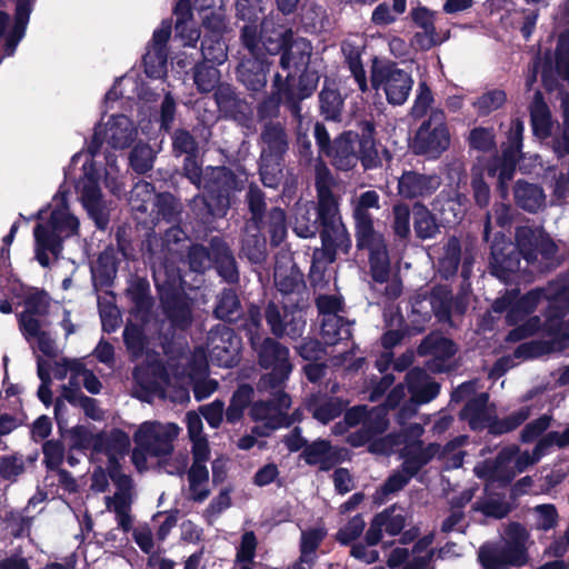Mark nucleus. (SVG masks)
Here are the masks:
<instances>
[{
	"label": "nucleus",
	"instance_id": "f257e3e1",
	"mask_svg": "<svg viewBox=\"0 0 569 569\" xmlns=\"http://www.w3.org/2000/svg\"><path fill=\"white\" fill-rule=\"evenodd\" d=\"M138 137L136 123L126 114H111L103 117L94 128L93 144L88 153H77L73 163L82 162V176L78 179L76 190L82 207L99 229H106L109 223L111 203L104 200L100 181L113 194H120L123 181L114 157L106 158V166L96 159L99 143H107L112 149H126Z\"/></svg>",
	"mask_w": 569,
	"mask_h": 569
},
{
	"label": "nucleus",
	"instance_id": "f03ea898",
	"mask_svg": "<svg viewBox=\"0 0 569 569\" xmlns=\"http://www.w3.org/2000/svg\"><path fill=\"white\" fill-rule=\"evenodd\" d=\"M208 359L203 348L193 351L179 349L169 355L167 365L151 363L134 371L136 380L146 389L160 391L173 401L189 400V388L193 387L197 400L210 397L218 382L207 378Z\"/></svg>",
	"mask_w": 569,
	"mask_h": 569
},
{
	"label": "nucleus",
	"instance_id": "7ed1b4c3",
	"mask_svg": "<svg viewBox=\"0 0 569 569\" xmlns=\"http://www.w3.org/2000/svg\"><path fill=\"white\" fill-rule=\"evenodd\" d=\"M38 218L40 222L33 230L36 258L41 266L47 267L49 254L57 258L62 242L78 234L80 221L70 211L68 194L63 190L52 198L46 210L39 211Z\"/></svg>",
	"mask_w": 569,
	"mask_h": 569
},
{
	"label": "nucleus",
	"instance_id": "20e7f679",
	"mask_svg": "<svg viewBox=\"0 0 569 569\" xmlns=\"http://www.w3.org/2000/svg\"><path fill=\"white\" fill-rule=\"evenodd\" d=\"M371 208H379V196L376 191H366L357 199L353 210L357 246L369 250L372 277L385 282L389 276V257L382 236L373 228Z\"/></svg>",
	"mask_w": 569,
	"mask_h": 569
},
{
	"label": "nucleus",
	"instance_id": "39448f33",
	"mask_svg": "<svg viewBox=\"0 0 569 569\" xmlns=\"http://www.w3.org/2000/svg\"><path fill=\"white\" fill-rule=\"evenodd\" d=\"M261 318L258 309L252 308L249 311V318L246 323V330L249 336L252 348L257 351L259 363L271 369L260 380V388L276 389L288 379L292 366L289 361V350L271 338H261Z\"/></svg>",
	"mask_w": 569,
	"mask_h": 569
},
{
	"label": "nucleus",
	"instance_id": "423d86ee",
	"mask_svg": "<svg viewBox=\"0 0 569 569\" xmlns=\"http://www.w3.org/2000/svg\"><path fill=\"white\" fill-rule=\"evenodd\" d=\"M129 447V436L121 430H113L110 435H104V445L100 451L109 457L110 478L117 487L112 497H106L107 509L116 512L119 526L124 530H128L131 525L129 510L132 501V486L130 478L118 469L116 458L127 452Z\"/></svg>",
	"mask_w": 569,
	"mask_h": 569
},
{
	"label": "nucleus",
	"instance_id": "0eeeda50",
	"mask_svg": "<svg viewBox=\"0 0 569 569\" xmlns=\"http://www.w3.org/2000/svg\"><path fill=\"white\" fill-rule=\"evenodd\" d=\"M528 545V530L519 523H511L506 532V545L501 548L482 547L479 551V560L485 569L521 566L527 562Z\"/></svg>",
	"mask_w": 569,
	"mask_h": 569
},
{
	"label": "nucleus",
	"instance_id": "6e6552de",
	"mask_svg": "<svg viewBox=\"0 0 569 569\" xmlns=\"http://www.w3.org/2000/svg\"><path fill=\"white\" fill-rule=\"evenodd\" d=\"M318 216L322 222L321 240L323 250L328 253L330 261L333 260L336 251L347 252L350 247L349 234L338 214L337 201L331 191L318 193Z\"/></svg>",
	"mask_w": 569,
	"mask_h": 569
},
{
	"label": "nucleus",
	"instance_id": "1a4fd4ad",
	"mask_svg": "<svg viewBox=\"0 0 569 569\" xmlns=\"http://www.w3.org/2000/svg\"><path fill=\"white\" fill-rule=\"evenodd\" d=\"M546 449L543 443L539 440L533 451H520L517 447H508L499 453L496 462L492 466L479 465L475 468L476 473L479 477L498 478V479H511L517 473L522 472L529 466L538 462L545 455Z\"/></svg>",
	"mask_w": 569,
	"mask_h": 569
},
{
	"label": "nucleus",
	"instance_id": "9d476101",
	"mask_svg": "<svg viewBox=\"0 0 569 569\" xmlns=\"http://www.w3.org/2000/svg\"><path fill=\"white\" fill-rule=\"evenodd\" d=\"M153 277L172 326L178 329L187 328L191 323L192 317L189 301L178 292L181 287L180 276H167L166 269L158 267L153 271Z\"/></svg>",
	"mask_w": 569,
	"mask_h": 569
},
{
	"label": "nucleus",
	"instance_id": "9b49d317",
	"mask_svg": "<svg viewBox=\"0 0 569 569\" xmlns=\"http://www.w3.org/2000/svg\"><path fill=\"white\" fill-rule=\"evenodd\" d=\"M371 84L377 92L382 91L390 104H403L412 89L411 76L395 64L375 63L371 69Z\"/></svg>",
	"mask_w": 569,
	"mask_h": 569
},
{
	"label": "nucleus",
	"instance_id": "f8f14e48",
	"mask_svg": "<svg viewBox=\"0 0 569 569\" xmlns=\"http://www.w3.org/2000/svg\"><path fill=\"white\" fill-rule=\"evenodd\" d=\"M176 423L146 421L133 435L136 446L146 450L150 456L163 457L172 451V441L179 435Z\"/></svg>",
	"mask_w": 569,
	"mask_h": 569
},
{
	"label": "nucleus",
	"instance_id": "ddd939ff",
	"mask_svg": "<svg viewBox=\"0 0 569 569\" xmlns=\"http://www.w3.org/2000/svg\"><path fill=\"white\" fill-rule=\"evenodd\" d=\"M438 453H440V448L437 445L423 448L420 441H410L401 452L403 458L402 470L389 477L383 490L388 493L400 490L423 465Z\"/></svg>",
	"mask_w": 569,
	"mask_h": 569
},
{
	"label": "nucleus",
	"instance_id": "4468645a",
	"mask_svg": "<svg viewBox=\"0 0 569 569\" xmlns=\"http://www.w3.org/2000/svg\"><path fill=\"white\" fill-rule=\"evenodd\" d=\"M522 132V121L519 119L513 120L510 126L508 144L503 149L502 158L495 159L487 169L489 176H498V188L503 198L507 197L508 193L507 183L512 179L515 173L516 162L521 147Z\"/></svg>",
	"mask_w": 569,
	"mask_h": 569
},
{
	"label": "nucleus",
	"instance_id": "2eb2a0df",
	"mask_svg": "<svg viewBox=\"0 0 569 569\" xmlns=\"http://www.w3.org/2000/svg\"><path fill=\"white\" fill-rule=\"evenodd\" d=\"M310 54L311 46L307 40L302 38L293 39L292 37L288 44L283 48L280 64L286 74H276L274 77V83L278 87L279 102H286L289 100L284 89L287 88L289 80L298 71L307 66Z\"/></svg>",
	"mask_w": 569,
	"mask_h": 569
},
{
	"label": "nucleus",
	"instance_id": "dca6fc26",
	"mask_svg": "<svg viewBox=\"0 0 569 569\" xmlns=\"http://www.w3.org/2000/svg\"><path fill=\"white\" fill-rule=\"evenodd\" d=\"M449 143L450 137L443 116L436 112L417 131L412 149L418 154L436 158L449 147Z\"/></svg>",
	"mask_w": 569,
	"mask_h": 569
},
{
	"label": "nucleus",
	"instance_id": "f3484780",
	"mask_svg": "<svg viewBox=\"0 0 569 569\" xmlns=\"http://www.w3.org/2000/svg\"><path fill=\"white\" fill-rule=\"evenodd\" d=\"M274 390L273 396L276 403L257 401L250 409V417L254 421L262 423L252 429V433H256L258 437H266L274 429L287 423L286 410L290 407V397L278 388Z\"/></svg>",
	"mask_w": 569,
	"mask_h": 569
},
{
	"label": "nucleus",
	"instance_id": "a211bd4d",
	"mask_svg": "<svg viewBox=\"0 0 569 569\" xmlns=\"http://www.w3.org/2000/svg\"><path fill=\"white\" fill-rule=\"evenodd\" d=\"M345 421L349 427L362 423L360 431L348 437V441L353 447H359L370 441L376 435L383 432L388 426L385 407L372 409L369 412H367L365 407H355L347 411Z\"/></svg>",
	"mask_w": 569,
	"mask_h": 569
},
{
	"label": "nucleus",
	"instance_id": "6ab92c4d",
	"mask_svg": "<svg viewBox=\"0 0 569 569\" xmlns=\"http://www.w3.org/2000/svg\"><path fill=\"white\" fill-rule=\"evenodd\" d=\"M242 187V180L226 168H213L203 181V188L208 196L206 203L213 213H223L224 208L229 204V194L232 190Z\"/></svg>",
	"mask_w": 569,
	"mask_h": 569
},
{
	"label": "nucleus",
	"instance_id": "aec40b11",
	"mask_svg": "<svg viewBox=\"0 0 569 569\" xmlns=\"http://www.w3.org/2000/svg\"><path fill=\"white\" fill-rule=\"evenodd\" d=\"M207 348L211 361L221 367H232L239 360L241 341L232 329L218 325L208 333Z\"/></svg>",
	"mask_w": 569,
	"mask_h": 569
},
{
	"label": "nucleus",
	"instance_id": "412c9836",
	"mask_svg": "<svg viewBox=\"0 0 569 569\" xmlns=\"http://www.w3.org/2000/svg\"><path fill=\"white\" fill-rule=\"evenodd\" d=\"M517 246L520 253L528 263L539 262L538 269L542 270L549 266V260L556 253V244L546 234L540 231H533L528 227H522L516 233Z\"/></svg>",
	"mask_w": 569,
	"mask_h": 569
},
{
	"label": "nucleus",
	"instance_id": "4be33fe9",
	"mask_svg": "<svg viewBox=\"0 0 569 569\" xmlns=\"http://www.w3.org/2000/svg\"><path fill=\"white\" fill-rule=\"evenodd\" d=\"M266 320L274 336H287L292 339L300 337L306 326L305 315L301 309L279 308L274 303L268 305Z\"/></svg>",
	"mask_w": 569,
	"mask_h": 569
},
{
	"label": "nucleus",
	"instance_id": "5701e85b",
	"mask_svg": "<svg viewBox=\"0 0 569 569\" xmlns=\"http://www.w3.org/2000/svg\"><path fill=\"white\" fill-rule=\"evenodd\" d=\"M171 34V23L162 21L154 30L150 46L143 58L144 71L150 78L160 79L167 74V42Z\"/></svg>",
	"mask_w": 569,
	"mask_h": 569
},
{
	"label": "nucleus",
	"instance_id": "b1692460",
	"mask_svg": "<svg viewBox=\"0 0 569 569\" xmlns=\"http://www.w3.org/2000/svg\"><path fill=\"white\" fill-rule=\"evenodd\" d=\"M49 298L43 292H32L24 301V310L19 316L20 330L27 340L47 330L44 316L48 311Z\"/></svg>",
	"mask_w": 569,
	"mask_h": 569
},
{
	"label": "nucleus",
	"instance_id": "393cba45",
	"mask_svg": "<svg viewBox=\"0 0 569 569\" xmlns=\"http://www.w3.org/2000/svg\"><path fill=\"white\" fill-rule=\"evenodd\" d=\"M292 38V32L282 26H276L272 19H264L261 22L259 32H256L254 41L257 49L250 51L252 56H260L261 48L268 53H279Z\"/></svg>",
	"mask_w": 569,
	"mask_h": 569
},
{
	"label": "nucleus",
	"instance_id": "a878e982",
	"mask_svg": "<svg viewBox=\"0 0 569 569\" xmlns=\"http://www.w3.org/2000/svg\"><path fill=\"white\" fill-rule=\"evenodd\" d=\"M405 516L401 510L397 508L386 509L375 517L369 530L366 535V540L369 545H377L382 538V531L391 536L398 535L405 527Z\"/></svg>",
	"mask_w": 569,
	"mask_h": 569
},
{
	"label": "nucleus",
	"instance_id": "bb28decb",
	"mask_svg": "<svg viewBox=\"0 0 569 569\" xmlns=\"http://www.w3.org/2000/svg\"><path fill=\"white\" fill-rule=\"evenodd\" d=\"M440 186L438 176H425L417 172H405L398 182L399 194L412 199L426 197L436 191Z\"/></svg>",
	"mask_w": 569,
	"mask_h": 569
},
{
	"label": "nucleus",
	"instance_id": "cd10ccee",
	"mask_svg": "<svg viewBox=\"0 0 569 569\" xmlns=\"http://www.w3.org/2000/svg\"><path fill=\"white\" fill-rule=\"evenodd\" d=\"M69 377V383L64 387H76V382L80 385L83 383V387L90 393H99L101 390V382L99 379L89 370H87L83 365L78 360H64L63 362L58 365L56 377L58 379H64Z\"/></svg>",
	"mask_w": 569,
	"mask_h": 569
},
{
	"label": "nucleus",
	"instance_id": "c85d7f7f",
	"mask_svg": "<svg viewBox=\"0 0 569 569\" xmlns=\"http://www.w3.org/2000/svg\"><path fill=\"white\" fill-rule=\"evenodd\" d=\"M237 13L240 19L247 21L242 28V41L249 51L257 49L254 36L258 29L257 22L260 20L263 8L261 0H237Z\"/></svg>",
	"mask_w": 569,
	"mask_h": 569
},
{
	"label": "nucleus",
	"instance_id": "c756f323",
	"mask_svg": "<svg viewBox=\"0 0 569 569\" xmlns=\"http://www.w3.org/2000/svg\"><path fill=\"white\" fill-rule=\"evenodd\" d=\"M455 352L456 348L452 341L443 338L439 333L428 336L418 348L419 355H431L435 358L428 366L430 370L438 372L447 369L443 360L453 356Z\"/></svg>",
	"mask_w": 569,
	"mask_h": 569
},
{
	"label": "nucleus",
	"instance_id": "7c9ffc66",
	"mask_svg": "<svg viewBox=\"0 0 569 569\" xmlns=\"http://www.w3.org/2000/svg\"><path fill=\"white\" fill-rule=\"evenodd\" d=\"M491 256L493 273L505 281L510 280L511 274L520 268L518 253L515 252L511 243L496 242L492 246Z\"/></svg>",
	"mask_w": 569,
	"mask_h": 569
},
{
	"label": "nucleus",
	"instance_id": "2f4dec72",
	"mask_svg": "<svg viewBox=\"0 0 569 569\" xmlns=\"http://www.w3.org/2000/svg\"><path fill=\"white\" fill-rule=\"evenodd\" d=\"M356 143L357 134L351 132L345 133L335 140L333 146L326 151V154L332 159V164L337 169L349 170L359 160Z\"/></svg>",
	"mask_w": 569,
	"mask_h": 569
},
{
	"label": "nucleus",
	"instance_id": "473e14b6",
	"mask_svg": "<svg viewBox=\"0 0 569 569\" xmlns=\"http://www.w3.org/2000/svg\"><path fill=\"white\" fill-rule=\"evenodd\" d=\"M552 62L557 74L569 83V33H562L558 38L553 59L548 58L541 69V78L547 87L550 86L549 78L552 72Z\"/></svg>",
	"mask_w": 569,
	"mask_h": 569
},
{
	"label": "nucleus",
	"instance_id": "72a5a7b5",
	"mask_svg": "<svg viewBox=\"0 0 569 569\" xmlns=\"http://www.w3.org/2000/svg\"><path fill=\"white\" fill-rule=\"evenodd\" d=\"M407 385L412 401L426 403L435 399L439 392V385L429 379L421 369H412L407 375Z\"/></svg>",
	"mask_w": 569,
	"mask_h": 569
},
{
	"label": "nucleus",
	"instance_id": "f704fd0d",
	"mask_svg": "<svg viewBox=\"0 0 569 569\" xmlns=\"http://www.w3.org/2000/svg\"><path fill=\"white\" fill-rule=\"evenodd\" d=\"M267 62L260 56H252V59L243 60L238 67L240 81L250 90H260L266 84Z\"/></svg>",
	"mask_w": 569,
	"mask_h": 569
},
{
	"label": "nucleus",
	"instance_id": "c9c22d12",
	"mask_svg": "<svg viewBox=\"0 0 569 569\" xmlns=\"http://www.w3.org/2000/svg\"><path fill=\"white\" fill-rule=\"evenodd\" d=\"M302 457L308 465L319 466L321 470H329L339 461L337 449L326 440H318L308 446Z\"/></svg>",
	"mask_w": 569,
	"mask_h": 569
},
{
	"label": "nucleus",
	"instance_id": "e433bc0d",
	"mask_svg": "<svg viewBox=\"0 0 569 569\" xmlns=\"http://www.w3.org/2000/svg\"><path fill=\"white\" fill-rule=\"evenodd\" d=\"M463 419L468 420L472 429H479L489 423L493 416V409L488 406V395L480 393L469 401L461 412Z\"/></svg>",
	"mask_w": 569,
	"mask_h": 569
},
{
	"label": "nucleus",
	"instance_id": "4c0bfd02",
	"mask_svg": "<svg viewBox=\"0 0 569 569\" xmlns=\"http://www.w3.org/2000/svg\"><path fill=\"white\" fill-rule=\"evenodd\" d=\"M466 198L461 194L450 197L449 193L441 192L433 201V210L437 211L441 220L446 223H456L465 213Z\"/></svg>",
	"mask_w": 569,
	"mask_h": 569
},
{
	"label": "nucleus",
	"instance_id": "58836bf2",
	"mask_svg": "<svg viewBox=\"0 0 569 569\" xmlns=\"http://www.w3.org/2000/svg\"><path fill=\"white\" fill-rule=\"evenodd\" d=\"M262 162H273L287 149V138L283 129L278 124L266 127L262 133Z\"/></svg>",
	"mask_w": 569,
	"mask_h": 569
},
{
	"label": "nucleus",
	"instance_id": "ea45409f",
	"mask_svg": "<svg viewBox=\"0 0 569 569\" xmlns=\"http://www.w3.org/2000/svg\"><path fill=\"white\" fill-rule=\"evenodd\" d=\"M193 465L189 470V495L196 501H203L210 493L209 472L203 465L208 459L193 458Z\"/></svg>",
	"mask_w": 569,
	"mask_h": 569
},
{
	"label": "nucleus",
	"instance_id": "a19ab883",
	"mask_svg": "<svg viewBox=\"0 0 569 569\" xmlns=\"http://www.w3.org/2000/svg\"><path fill=\"white\" fill-rule=\"evenodd\" d=\"M186 423L189 438L192 442L193 458L209 459L210 450L208 440L202 432L203 423L201 417L198 413L190 411L186 415Z\"/></svg>",
	"mask_w": 569,
	"mask_h": 569
},
{
	"label": "nucleus",
	"instance_id": "79ce46f5",
	"mask_svg": "<svg viewBox=\"0 0 569 569\" xmlns=\"http://www.w3.org/2000/svg\"><path fill=\"white\" fill-rule=\"evenodd\" d=\"M515 200L523 210L536 212L545 206L546 197L539 186L518 181L515 188Z\"/></svg>",
	"mask_w": 569,
	"mask_h": 569
},
{
	"label": "nucleus",
	"instance_id": "37998d69",
	"mask_svg": "<svg viewBox=\"0 0 569 569\" xmlns=\"http://www.w3.org/2000/svg\"><path fill=\"white\" fill-rule=\"evenodd\" d=\"M530 114L533 133L540 139L548 138L551 133L552 120L549 108L542 100L540 92L535 93Z\"/></svg>",
	"mask_w": 569,
	"mask_h": 569
},
{
	"label": "nucleus",
	"instance_id": "c03bdc74",
	"mask_svg": "<svg viewBox=\"0 0 569 569\" xmlns=\"http://www.w3.org/2000/svg\"><path fill=\"white\" fill-rule=\"evenodd\" d=\"M321 336L327 345H335L351 337L348 323L338 315L325 316L321 325Z\"/></svg>",
	"mask_w": 569,
	"mask_h": 569
},
{
	"label": "nucleus",
	"instance_id": "a18cd8bd",
	"mask_svg": "<svg viewBox=\"0 0 569 569\" xmlns=\"http://www.w3.org/2000/svg\"><path fill=\"white\" fill-rule=\"evenodd\" d=\"M114 249H106L100 253L91 267L92 278L96 283L108 284L117 273V257Z\"/></svg>",
	"mask_w": 569,
	"mask_h": 569
},
{
	"label": "nucleus",
	"instance_id": "49530a36",
	"mask_svg": "<svg viewBox=\"0 0 569 569\" xmlns=\"http://www.w3.org/2000/svg\"><path fill=\"white\" fill-rule=\"evenodd\" d=\"M61 398L73 406L82 408L84 413L93 420H101L103 418V412L97 406V401L92 398L84 396L80 391L78 382H76L74 388L63 387Z\"/></svg>",
	"mask_w": 569,
	"mask_h": 569
},
{
	"label": "nucleus",
	"instance_id": "de8ad7c7",
	"mask_svg": "<svg viewBox=\"0 0 569 569\" xmlns=\"http://www.w3.org/2000/svg\"><path fill=\"white\" fill-rule=\"evenodd\" d=\"M413 227L417 236L421 239L432 238L439 231V227L431 212L419 203L413 207Z\"/></svg>",
	"mask_w": 569,
	"mask_h": 569
},
{
	"label": "nucleus",
	"instance_id": "09e8293b",
	"mask_svg": "<svg viewBox=\"0 0 569 569\" xmlns=\"http://www.w3.org/2000/svg\"><path fill=\"white\" fill-rule=\"evenodd\" d=\"M70 437L72 446L79 449H92L96 452H100L104 445L103 433H92L83 426L73 427L70 430Z\"/></svg>",
	"mask_w": 569,
	"mask_h": 569
},
{
	"label": "nucleus",
	"instance_id": "8fccbe9b",
	"mask_svg": "<svg viewBox=\"0 0 569 569\" xmlns=\"http://www.w3.org/2000/svg\"><path fill=\"white\" fill-rule=\"evenodd\" d=\"M326 533L327 532L323 528H312L302 531L300 541L301 562H307L308 565H311L315 561V552L319 547L320 542L326 537Z\"/></svg>",
	"mask_w": 569,
	"mask_h": 569
},
{
	"label": "nucleus",
	"instance_id": "3c124183",
	"mask_svg": "<svg viewBox=\"0 0 569 569\" xmlns=\"http://www.w3.org/2000/svg\"><path fill=\"white\" fill-rule=\"evenodd\" d=\"M253 389L247 385L240 386L231 398V402L226 411L227 421L234 423L239 421L244 409L252 399Z\"/></svg>",
	"mask_w": 569,
	"mask_h": 569
},
{
	"label": "nucleus",
	"instance_id": "603ef678",
	"mask_svg": "<svg viewBox=\"0 0 569 569\" xmlns=\"http://www.w3.org/2000/svg\"><path fill=\"white\" fill-rule=\"evenodd\" d=\"M312 207L309 203L296 208L293 230L300 238L313 237L317 232L316 220L311 219Z\"/></svg>",
	"mask_w": 569,
	"mask_h": 569
},
{
	"label": "nucleus",
	"instance_id": "864d4df0",
	"mask_svg": "<svg viewBox=\"0 0 569 569\" xmlns=\"http://www.w3.org/2000/svg\"><path fill=\"white\" fill-rule=\"evenodd\" d=\"M31 12V0H17L16 27L13 37L7 43V54L13 53L18 41L23 36V30Z\"/></svg>",
	"mask_w": 569,
	"mask_h": 569
},
{
	"label": "nucleus",
	"instance_id": "5fc2aeb1",
	"mask_svg": "<svg viewBox=\"0 0 569 569\" xmlns=\"http://www.w3.org/2000/svg\"><path fill=\"white\" fill-rule=\"evenodd\" d=\"M201 49L203 58L208 62L221 64L227 59V47L220 36L206 37Z\"/></svg>",
	"mask_w": 569,
	"mask_h": 569
},
{
	"label": "nucleus",
	"instance_id": "6e6d98bb",
	"mask_svg": "<svg viewBox=\"0 0 569 569\" xmlns=\"http://www.w3.org/2000/svg\"><path fill=\"white\" fill-rule=\"evenodd\" d=\"M219 70L213 66L202 63L196 68L194 83L197 84L198 89L202 92H209L213 90L219 83Z\"/></svg>",
	"mask_w": 569,
	"mask_h": 569
},
{
	"label": "nucleus",
	"instance_id": "4d7b16f0",
	"mask_svg": "<svg viewBox=\"0 0 569 569\" xmlns=\"http://www.w3.org/2000/svg\"><path fill=\"white\" fill-rule=\"evenodd\" d=\"M506 93L502 90H490L479 97L475 102L473 107L479 114L486 116L490 112L499 109L506 102Z\"/></svg>",
	"mask_w": 569,
	"mask_h": 569
},
{
	"label": "nucleus",
	"instance_id": "13d9d810",
	"mask_svg": "<svg viewBox=\"0 0 569 569\" xmlns=\"http://www.w3.org/2000/svg\"><path fill=\"white\" fill-rule=\"evenodd\" d=\"M220 319L233 320L239 315V300L232 290H224L218 299V305L214 310Z\"/></svg>",
	"mask_w": 569,
	"mask_h": 569
},
{
	"label": "nucleus",
	"instance_id": "bf43d9fd",
	"mask_svg": "<svg viewBox=\"0 0 569 569\" xmlns=\"http://www.w3.org/2000/svg\"><path fill=\"white\" fill-rule=\"evenodd\" d=\"M154 152L148 144H138L130 153V164L138 173H144L153 166Z\"/></svg>",
	"mask_w": 569,
	"mask_h": 569
},
{
	"label": "nucleus",
	"instance_id": "052dcab7",
	"mask_svg": "<svg viewBox=\"0 0 569 569\" xmlns=\"http://www.w3.org/2000/svg\"><path fill=\"white\" fill-rule=\"evenodd\" d=\"M26 470V459L21 455H11L0 458V476L8 480H16Z\"/></svg>",
	"mask_w": 569,
	"mask_h": 569
},
{
	"label": "nucleus",
	"instance_id": "680f3d73",
	"mask_svg": "<svg viewBox=\"0 0 569 569\" xmlns=\"http://www.w3.org/2000/svg\"><path fill=\"white\" fill-rule=\"evenodd\" d=\"M320 103L326 118L336 119L340 113L342 99L337 90L323 88L320 92Z\"/></svg>",
	"mask_w": 569,
	"mask_h": 569
},
{
	"label": "nucleus",
	"instance_id": "e2e57ef3",
	"mask_svg": "<svg viewBox=\"0 0 569 569\" xmlns=\"http://www.w3.org/2000/svg\"><path fill=\"white\" fill-rule=\"evenodd\" d=\"M430 543L431 540L429 538L420 540L412 550L413 559L407 562L403 569H431V552L428 550Z\"/></svg>",
	"mask_w": 569,
	"mask_h": 569
},
{
	"label": "nucleus",
	"instance_id": "0e129e2a",
	"mask_svg": "<svg viewBox=\"0 0 569 569\" xmlns=\"http://www.w3.org/2000/svg\"><path fill=\"white\" fill-rule=\"evenodd\" d=\"M547 297L542 290H535L529 292L527 296L521 298L516 307H513L509 313L508 318L511 322L517 321L516 313L521 310L523 315L529 313L535 310L538 303L541 302L542 298Z\"/></svg>",
	"mask_w": 569,
	"mask_h": 569
},
{
	"label": "nucleus",
	"instance_id": "69168bd1",
	"mask_svg": "<svg viewBox=\"0 0 569 569\" xmlns=\"http://www.w3.org/2000/svg\"><path fill=\"white\" fill-rule=\"evenodd\" d=\"M536 527L540 530H549L557 523V511L552 505L536 506L531 510Z\"/></svg>",
	"mask_w": 569,
	"mask_h": 569
},
{
	"label": "nucleus",
	"instance_id": "338daca9",
	"mask_svg": "<svg viewBox=\"0 0 569 569\" xmlns=\"http://www.w3.org/2000/svg\"><path fill=\"white\" fill-rule=\"evenodd\" d=\"M563 130L561 136L555 142V151L559 156L569 153V94L561 98Z\"/></svg>",
	"mask_w": 569,
	"mask_h": 569
},
{
	"label": "nucleus",
	"instance_id": "774afa93",
	"mask_svg": "<svg viewBox=\"0 0 569 569\" xmlns=\"http://www.w3.org/2000/svg\"><path fill=\"white\" fill-rule=\"evenodd\" d=\"M356 150L366 168L375 166L378 153L370 134L363 136L361 139L357 137Z\"/></svg>",
	"mask_w": 569,
	"mask_h": 569
}]
</instances>
